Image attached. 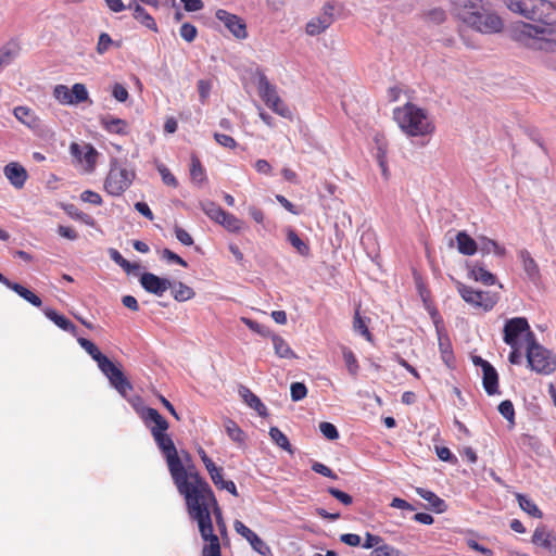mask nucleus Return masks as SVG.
<instances>
[{
    "instance_id": "7",
    "label": "nucleus",
    "mask_w": 556,
    "mask_h": 556,
    "mask_svg": "<svg viewBox=\"0 0 556 556\" xmlns=\"http://www.w3.org/2000/svg\"><path fill=\"white\" fill-rule=\"evenodd\" d=\"M135 173L119 165L117 160H112L110 172L104 181V190L113 197H119L131 185Z\"/></svg>"
},
{
    "instance_id": "28",
    "label": "nucleus",
    "mask_w": 556,
    "mask_h": 556,
    "mask_svg": "<svg viewBox=\"0 0 556 556\" xmlns=\"http://www.w3.org/2000/svg\"><path fill=\"white\" fill-rule=\"evenodd\" d=\"M518 255L528 278L532 281H535L540 276V270L536 262L532 258V256L527 250L519 251Z\"/></svg>"
},
{
    "instance_id": "17",
    "label": "nucleus",
    "mask_w": 556,
    "mask_h": 556,
    "mask_svg": "<svg viewBox=\"0 0 556 556\" xmlns=\"http://www.w3.org/2000/svg\"><path fill=\"white\" fill-rule=\"evenodd\" d=\"M71 153L80 162L86 163V169L88 172H92L94 169L99 153L91 144H85L84 148H81L77 143H72Z\"/></svg>"
},
{
    "instance_id": "30",
    "label": "nucleus",
    "mask_w": 556,
    "mask_h": 556,
    "mask_svg": "<svg viewBox=\"0 0 556 556\" xmlns=\"http://www.w3.org/2000/svg\"><path fill=\"white\" fill-rule=\"evenodd\" d=\"M478 250L482 254L493 253L494 255L500 257L504 256L506 253L504 247H501L496 241L484 236H480L478 238Z\"/></svg>"
},
{
    "instance_id": "47",
    "label": "nucleus",
    "mask_w": 556,
    "mask_h": 556,
    "mask_svg": "<svg viewBox=\"0 0 556 556\" xmlns=\"http://www.w3.org/2000/svg\"><path fill=\"white\" fill-rule=\"evenodd\" d=\"M190 176H191V179L198 184L202 182L205 179L204 169H203L199 159L195 156H193L191 159Z\"/></svg>"
},
{
    "instance_id": "19",
    "label": "nucleus",
    "mask_w": 556,
    "mask_h": 556,
    "mask_svg": "<svg viewBox=\"0 0 556 556\" xmlns=\"http://www.w3.org/2000/svg\"><path fill=\"white\" fill-rule=\"evenodd\" d=\"M101 127L112 135L126 136L129 134V124L123 118L106 114L99 119Z\"/></svg>"
},
{
    "instance_id": "41",
    "label": "nucleus",
    "mask_w": 556,
    "mask_h": 556,
    "mask_svg": "<svg viewBox=\"0 0 556 556\" xmlns=\"http://www.w3.org/2000/svg\"><path fill=\"white\" fill-rule=\"evenodd\" d=\"M225 430L228 437L236 443H243L245 440V434L241 430V428L231 419H227L225 421Z\"/></svg>"
},
{
    "instance_id": "15",
    "label": "nucleus",
    "mask_w": 556,
    "mask_h": 556,
    "mask_svg": "<svg viewBox=\"0 0 556 556\" xmlns=\"http://www.w3.org/2000/svg\"><path fill=\"white\" fill-rule=\"evenodd\" d=\"M233 528L238 534L243 536L252 546V548L258 554L265 556L269 553V546L250 528H248L242 521L236 520Z\"/></svg>"
},
{
    "instance_id": "63",
    "label": "nucleus",
    "mask_w": 556,
    "mask_h": 556,
    "mask_svg": "<svg viewBox=\"0 0 556 556\" xmlns=\"http://www.w3.org/2000/svg\"><path fill=\"white\" fill-rule=\"evenodd\" d=\"M112 96L118 102H125L128 99V91H127V89L123 85L116 83L113 86Z\"/></svg>"
},
{
    "instance_id": "61",
    "label": "nucleus",
    "mask_w": 556,
    "mask_h": 556,
    "mask_svg": "<svg viewBox=\"0 0 556 556\" xmlns=\"http://www.w3.org/2000/svg\"><path fill=\"white\" fill-rule=\"evenodd\" d=\"M211 89L212 85L208 80L201 79L198 81V91L202 103L208 98Z\"/></svg>"
},
{
    "instance_id": "20",
    "label": "nucleus",
    "mask_w": 556,
    "mask_h": 556,
    "mask_svg": "<svg viewBox=\"0 0 556 556\" xmlns=\"http://www.w3.org/2000/svg\"><path fill=\"white\" fill-rule=\"evenodd\" d=\"M432 317L435 326V331L438 334L439 349L442 355V359L447 366H451V363L453 361V352L450 339L444 333L443 326L441 325V319L435 314H432Z\"/></svg>"
},
{
    "instance_id": "27",
    "label": "nucleus",
    "mask_w": 556,
    "mask_h": 556,
    "mask_svg": "<svg viewBox=\"0 0 556 556\" xmlns=\"http://www.w3.org/2000/svg\"><path fill=\"white\" fill-rule=\"evenodd\" d=\"M457 250L463 255H473L478 251V241L472 239L467 232L459 231L456 235Z\"/></svg>"
},
{
    "instance_id": "39",
    "label": "nucleus",
    "mask_w": 556,
    "mask_h": 556,
    "mask_svg": "<svg viewBox=\"0 0 556 556\" xmlns=\"http://www.w3.org/2000/svg\"><path fill=\"white\" fill-rule=\"evenodd\" d=\"M10 289L16 292L21 298H23L31 305L37 307L41 305L40 298L22 285L14 282L12 286H10Z\"/></svg>"
},
{
    "instance_id": "55",
    "label": "nucleus",
    "mask_w": 556,
    "mask_h": 556,
    "mask_svg": "<svg viewBox=\"0 0 556 556\" xmlns=\"http://www.w3.org/2000/svg\"><path fill=\"white\" fill-rule=\"evenodd\" d=\"M179 34L182 39H185L187 42H191L197 37V28L190 23H184L180 27Z\"/></svg>"
},
{
    "instance_id": "51",
    "label": "nucleus",
    "mask_w": 556,
    "mask_h": 556,
    "mask_svg": "<svg viewBox=\"0 0 556 556\" xmlns=\"http://www.w3.org/2000/svg\"><path fill=\"white\" fill-rule=\"evenodd\" d=\"M291 400L299 402L307 395V388L302 382H293L290 386Z\"/></svg>"
},
{
    "instance_id": "23",
    "label": "nucleus",
    "mask_w": 556,
    "mask_h": 556,
    "mask_svg": "<svg viewBox=\"0 0 556 556\" xmlns=\"http://www.w3.org/2000/svg\"><path fill=\"white\" fill-rule=\"evenodd\" d=\"M128 9L132 10V16L135 20H137L139 23H141L147 28H149L155 33L157 31V25H156L154 18L138 2L130 1L128 3Z\"/></svg>"
},
{
    "instance_id": "31",
    "label": "nucleus",
    "mask_w": 556,
    "mask_h": 556,
    "mask_svg": "<svg viewBox=\"0 0 556 556\" xmlns=\"http://www.w3.org/2000/svg\"><path fill=\"white\" fill-rule=\"evenodd\" d=\"M455 13L457 17L462 21V14L465 12L473 13L481 9L483 0H452Z\"/></svg>"
},
{
    "instance_id": "2",
    "label": "nucleus",
    "mask_w": 556,
    "mask_h": 556,
    "mask_svg": "<svg viewBox=\"0 0 556 556\" xmlns=\"http://www.w3.org/2000/svg\"><path fill=\"white\" fill-rule=\"evenodd\" d=\"M185 501L190 518L197 521L202 539L207 542L203 547L202 556H222L219 539L214 534L211 514L215 515L219 526L224 523L212 489L189 496Z\"/></svg>"
},
{
    "instance_id": "10",
    "label": "nucleus",
    "mask_w": 556,
    "mask_h": 556,
    "mask_svg": "<svg viewBox=\"0 0 556 556\" xmlns=\"http://www.w3.org/2000/svg\"><path fill=\"white\" fill-rule=\"evenodd\" d=\"M99 369L109 379L111 387L123 397H127L132 390V386L123 371L111 359H108Z\"/></svg>"
},
{
    "instance_id": "4",
    "label": "nucleus",
    "mask_w": 556,
    "mask_h": 556,
    "mask_svg": "<svg viewBox=\"0 0 556 556\" xmlns=\"http://www.w3.org/2000/svg\"><path fill=\"white\" fill-rule=\"evenodd\" d=\"M393 118L400 129L408 137L430 136L435 129L428 113L410 102L395 108L393 110Z\"/></svg>"
},
{
    "instance_id": "21",
    "label": "nucleus",
    "mask_w": 556,
    "mask_h": 556,
    "mask_svg": "<svg viewBox=\"0 0 556 556\" xmlns=\"http://www.w3.org/2000/svg\"><path fill=\"white\" fill-rule=\"evenodd\" d=\"M3 174L10 184L16 189L23 188L28 177L26 169L16 162H11L5 165Z\"/></svg>"
},
{
    "instance_id": "52",
    "label": "nucleus",
    "mask_w": 556,
    "mask_h": 556,
    "mask_svg": "<svg viewBox=\"0 0 556 556\" xmlns=\"http://www.w3.org/2000/svg\"><path fill=\"white\" fill-rule=\"evenodd\" d=\"M241 321L244 325H247L252 331L258 333L262 337H269L271 334L270 330L268 329V327H266L264 325H261V324H258L255 320H252V319L247 318V317H242Z\"/></svg>"
},
{
    "instance_id": "49",
    "label": "nucleus",
    "mask_w": 556,
    "mask_h": 556,
    "mask_svg": "<svg viewBox=\"0 0 556 556\" xmlns=\"http://www.w3.org/2000/svg\"><path fill=\"white\" fill-rule=\"evenodd\" d=\"M71 92L74 99V104L85 102L89 98L88 90L84 84L77 83L73 85Z\"/></svg>"
},
{
    "instance_id": "50",
    "label": "nucleus",
    "mask_w": 556,
    "mask_h": 556,
    "mask_svg": "<svg viewBox=\"0 0 556 556\" xmlns=\"http://www.w3.org/2000/svg\"><path fill=\"white\" fill-rule=\"evenodd\" d=\"M498 412L511 425L515 424V409L513 403L509 400L501 402L498 405Z\"/></svg>"
},
{
    "instance_id": "29",
    "label": "nucleus",
    "mask_w": 556,
    "mask_h": 556,
    "mask_svg": "<svg viewBox=\"0 0 556 556\" xmlns=\"http://www.w3.org/2000/svg\"><path fill=\"white\" fill-rule=\"evenodd\" d=\"M238 392L239 395L251 408L256 410L260 415L266 414V406L262 403L258 396H256L249 388L240 386Z\"/></svg>"
},
{
    "instance_id": "12",
    "label": "nucleus",
    "mask_w": 556,
    "mask_h": 556,
    "mask_svg": "<svg viewBox=\"0 0 556 556\" xmlns=\"http://www.w3.org/2000/svg\"><path fill=\"white\" fill-rule=\"evenodd\" d=\"M527 332V342H531L529 338L530 326L525 317H514L508 319L504 326V342L511 348H516L518 337Z\"/></svg>"
},
{
    "instance_id": "35",
    "label": "nucleus",
    "mask_w": 556,
    "mask_h": 556,
    "mask_svg": "<svg viewBox=\"0 0 556 556\" xmlns=\"http://www.w3.org/2000/svg\"><path fill=\"white\" fill-rule=\"evenodd\" d=\"M43 312L47 318L53 321L62 330L68 332H74L76 330V326L70 319L63 315L58 314L54 309L46 308Z\"/></svg>"
},
{
    "instance_id": "13",
    "label": "nucleus",
    "mask_w": 556,
    "mask_h": 556,
    "mask_svg": "<svg viewBox=\"0 0 556 556\" xmlns=\"http://www.w3.org/2000/svg\"><path fill=\"white\" fill-rule=\"evenodd\" d=\"M215 16L237 39L247 38V25L241 17L222 9L216 11Z\"/></svg>"
},
{
    "instance_id": "5",
    "label": "nucleus",
    "mask_w": 556,
    "mask_h": 556,
    "mask_svg": "<svg viewBox=\"0 0 556 556\" xmlns=\"http://www.w3.org/2000/svg\"><path fill=\"white\" fill-rule=\"evenodd\" d=\"M462 22L473 30L485 35L500 33L504 26L502 18L495 12L483 7L473 13L462 14Z\"/></svg>"
},
{
    "instance_id": "42",
    "label": "nucleus",
    "mask_w": 556,
    "mask_h": 556,
    "mask_svg": "<svg viewBox=\"0 0 556 556\" xmlns=\"http://www.w3.org/2000/svg\"><path fill=\"white\" fill-rule=\"evenodd\" d=\"M287 240L301 255H307L309 253L308 245L291 228L287 230Z\"/></svg>"
},
{
    "instance_id": "16",
    "label": "nucleus",
    "mask_w": 556,
    "mask_h": 556,
    "mask_svg": "<svg viewBox=\"0 0 556 556\" xmlns=\"http://www.w3.org/2000/svg\"><path fill=\"white\" fill-rule=\"evenodd\" d=\"M142 419L150 428L153 438L154 433L160 435L166 433L169 427L167 420L155 408H146L142 413Z\"/></svg>"
},
{
    "instance_id": "53",
    "label": "nucleus",
    "mask_w": 556,
    "mask_h": 556,
    "mask_svg": "<svg viewBox=\"0 0 556 556\" xmlns=\"http://www.w3.org/2000/svg\"><path fill=\"white\" fill-rule=\"evenodd\" d=\"M319 430L323 435L328 440H337L339 438V432L336 426L331 422L323 421L319 424Z\"/></svg>"
},
{
    "instance_id": "58",
    "label": "nucleus",
    "mask_w": 556,
    "mask_h": 556,
    "mask_svg": "<svg viewBox=\"0 0 556 556\" xmlns=\"http://www.w3.org/2000/svg\"><path fill=\"white\" fill-rule=\"evenodd\" d=\"M312 470L315 471L316 473L324 476V477H328L333 480L338 479V476L329 467H327L326 465H324L319 462L313 463Z\"/></svg>"
},
{
    "instance_id": "62",
    "label": "nucleus",
    "mask_w": 556,
    "mask_h": 556,
    "mask_svg": "<svg viewBox=\"0 0 556 556\" xmlns=\"http://www.w3.org/2000/svg\"><path fill=\"white\" fill-rule=\"evenodd\" d=\"M109 254L111 260L121 266L123 269L130 267V262L123 257V255L115 249H110Z\"/></svg>"
},
{
    "instance_id": "3",
    "label": "nucleus",
    "mask_w": 556,
    "mask_h": 556,
    "mask_svg": "<svg viewBox=\"0 0 556 556\" xmlns=\"http://www.w3.org/2000/svg\"><path fill=\"white\" fill-rule=\"evenodd\" d=\"M153 439L163 456L166 458L174 483L179 494H181L185 500L211 488L192 467H186L184 465L172 438L167 433L161 435L154 433Z\"/></svg>"
},
{
    "instance_id": "26",
    "label": "nucleus",
    "mask_w": 556,
    "mask_h": 556,
    "mask_svg": "<svg viewBox=\"0 0 556 556\" xmlns=\"http://www.w3.org/2000/svg\"><path fill=\"white\" fill-rule=\"evenodd\" d=\"M416 493L421 498H424L425 501L428 502V504H429L428 508H430L434 513L442 514L446 510L447 506H446L445 502L442 498H440L432 491L426 490L424 488H416Z\"/></svg>"
},
{
    "instance_id": "33",
    "label": "nucleus",
    "mask_w": 556,
    "mask_h": 556,
    "mask_svg": "<svg viewBox=\"0 0 556 556\" xmlns=\"http://www.w3.org/2000/svg\"><path fill=\"white\" fill-rule=\"evenodd\" d=\"M200 207L210 219L217 224H220V220L225 218L226 211L213 201H203L200 203Z\"/></svg>"
},
{
    "instance_id": "24",
    "label": "nucleus",
    "mask_w": 556,
    "mask_h": 556,
    "mask_svg": "<svg viewBox=\"0 0 556 556\" xmlns=\"http://www.w3.org/2000/svg\"><path fill=\"white\" fill-rule=\"evenodd\" d=\"M483 388L489 395L498 392V376L495 368L490 363L483 364Z\"/></svg>"
},
{
    "instance_id": "8",
    "label": "nucleus",
    "mask_w": 556,
    "mask_h": 556,
    "mask_svg": "<svg viewBox=\"0 0 556 556\" xmlns=\"http://www.w3.org/2000/svg\"><path fill=\"white\" fill-rule=\"evenodd\" d=\"M257 89L260 97L270 110L285 118H292V112L280 99L276 87L269 83L264 74H261L257 78Z\"/></svg>"
},
{
    "instance_id": "43",
    "label": "nucleus",
    "mask_w": 556,
    "mask_h": 556,
    "mask_svg": "<svg viewBox=\"0 0 556 556\" xmlns=\"http://www.w3.org/2000/svg\"><path fill=\"white\" fill-rule=\"evenodd\" d=\"M53 97L61 104H64V105L74 104V99H73L71 89L65 85H56L53 89Z\"/></svg>"
},
{
    "instance_id": "46",
    "label": "nucleus",
    "mask_w": 556,
    "mask_h": 556,
    "mask_svg": "<svg viewBox=\"0 0 556 556\" xmlns=\"http://www.w3.org/2000/svg\"><path fill=\"white\" fill-rule=\"evenodd\" d=\"M65 212L67 213L68 216H71L72 218H74L76 220H80L84 224L89 225V226L93 225V218L90 215L81 212L79 208H77L73 204L66 205Z\"/></svg>"
},
{
    "instance_id": "36",
    "label": "nucleus",
    "mask_w": 556,
    "mask_h": 556,
    "mask_svg": "<svg viewBox=\"0 0 556 556\" xmlns=\"http://www.w3.org/2000/svg\"><path fill=\"white\" fill-rule=\"evenodd\" d=\"M470 277L485 286H493L496 281V278L492 273L478 264L470 268Z\"/></svg>"
},
{
    "instance_id": "45",
    "label": "nucleus",
    "mask_w": 556,
    "mask_h": 556,
    "mask_svg": "<svg viewBox=\"0 0 556 556\" xmlns=\"http://www.w3.org/2000/svg\"><path fill=\"white\" fill-rule=\"evenodd\" d=\"M269 437L279 447H281L285 451H288L289 453H292V447L289 442V439L277 427H271L269 429Z\"/></svg>"
},
{
    "instance_id": "38",
    "label": "nucleus",
    "mask_w": 556,
    "mask_h": 556,
    "mask_svg": "<svg viewBox=\"0 0 556 556\" xmlns=\"http://www.w3.org/2000/svg\"><path fill=\"white\" fill-rule=\"evenodd\" d=\"M517 501L525 513L534 518H542V511L531 498L522 494H517Z\"/></svg>"
},
{
    "instance_id": "54",
    "label": "nucleus",
    "mask_w": 556,
    "mask_h": 556,
    "mask_svg": "<svg viewBox=\"0 0 556 556\" xmlns=\"http://www.w3.org/2000/svg\"><path fill=\"white\" fill-rule=\"evenodd\" d=\"M161 258L168 262V263H176L182 267H187V262L181 258L179 255L170 251L169 249H163L161 251Z\"/></svg>"
},
{
    "instance_id": "18",
    "label": "nucleus",
    "mask_w": 556,
    "mask_h": 556,
    "mask_svg": "<svg viewBox=\"0 0 556 556\" xmlns=\"http://www.w3.org/2000/svg\"><path fill=\"white\" fill-rule=\"evenodd\" d=\"M532 543L549 553L556 554V535L545 526H540L534 530Z\"/></svg>"
},
{
    "instance_id": "59",
    "label": "nucleus",
    "mask_w": 556,
    "mask_h": 556,
    "mask_svg": "<svg viewBox=\"0 0 556 556\" xmlns=\"http://www.w3.org/2000/svg\"><path fill=\"white\" fill-rule=\"evenodd\" d=\"M214 138L218 144L225 148L235 149L237 147L236 140L228 135L215 132Z\"/></svg>"
},
{
    "instance_id": "57",
    "label": "nucleus",
    "mask_w": 556,
    "mask_h": 556,
    "mask_svg": "<svg viewBox=\"0 0 556 556\" xmlns=\"http://www.w3.org/2000/svg\"><path fill=\"white\" fill-rule=\"evenodd\" d=\"M328 493L331 494L334 498H337L339 502H341L343 505L348 506L351 505L353 502V498L350 494L336 489V488H328Z\"/></svg>"
},
{
    "instance_id": "56",
    "label": "nucleus",
    "mask_w": 556,
    "mask_h": 556,
    "mask_svg": "<svg viewBox=\"0 0 556 556\" xmlns=\"http://www.w3.org/2000/svg\"><path fill=\"white\" fill-rule=\"evenodd\" d=\"M157 170L162 177V180L165 185L167 186H172V187H177V179L175 178V176L169 172V169L164 166L163 164L159 165L157 166Z\"/></svg>"
},
{
    "instance_id": "11",
    "label": "nucleus",
    "mask_w": 556,
    "mask_h": 556,
    "mask_svg": "<svg viewBox=\"0 0 556 556\" xmlns=\"http://www.w3.org/2000/svg\"><path fill=\"white\" fill-rule=\"evenodd\" d=\"M334 21V5L330 2L326 3L320 13L311 18L305 27V31L309 36H317L330 27Z\"/></svg>"
},
{
    "instance_id": "40",
    "label": "nucleus",
    "mask_w": 556,
    "mask_h": 556,
    "mask_svg": "<svg viewBox=\"0 0 556 556\" xmlns=\"http://www.w3.org/2000/svg\"><path fill=\"white\" fill-rule=\"evenodd\" d=\"M342 357L345 363L349 374L356 377L359 370V365L355 354L346 346L342 348Z\"/></svg>"
},
{
    "instance_id": "14",
    "label": "nucleus",
    "mask_w": 556,
    "mask_h": 556,
    "mask_svg": "<svg viewBox=\"0 0 556 556\" xmlns=\"http://www.w3.org/2000/svg\"><path fill=\"white\" fill-rule=\"evenodd\" d=\"M142 288L154 295L162 296L169 288L172 281L167 278H161L152 273H144L140 277Z\"/></svg>"
},
{
    "instance_id": "22",
    "label": "nucleus",
    "mask_w": 556,
    "mask_h": 556,
    "mask_svg": "<svg viewBox=\"0 0 556 556\" xmlns=\"http://www.w3.org/2000/svg\"><path fill=\"white\" fill-rule=\"evenodd\" d=\"M13 114L15 118L27 126L30 129H39L41 126L40 118L35 114V112L27 106H16L13 110Z\"/></svg>"
},
{
    "instance_id": "6",
    "label": "nucleus",
    "mask_w": 556,
    "mask_h": 556,
    "mask_svg": "<svg viewBox=\"0 0 556 556\" xmlns=\"http://www.w3.org/2000/svg\"><path fill=\"white\" fill-rule=\"evenodd\" d=\"M531 342L527 348V361L530 368L541 375H551L556 370V356L536 343L533 333H529Z\"/></svg>"
},
{
    "instance_id": "64",
    "label": "nucleus",
    "mask_w": 556,
    "mask_h": 556,
    "mask_svg": "<svg viewBox=\"0 0 556 556\" xmlns=\"http://www.w3.org/2000/svg\"><path fill=\"white\" fill-rule=\"evenodd\" d=\"M175 236L184 245L190 247L193 244V239L190 233L180 227L175 228Z\"/></svg>"
},
{
    "instance_id": "34",
    "label": "nucleus",
    "mask_w": 556,
    "mask_h": 556,
    "mask_svg": "<svg viewBox=\"0 0 556 556\" xmlns=\"http://www.w3.org/2000/svg\"><path fill=\"white\" fill-rule=\"evenodd\" d=\"M78 343L97 362L99 368L109 359L90 340L78 338Z\"/></svg>"
},
{
    "instance_id": "60",
    "label": "nucleus",
    "mask_w": 556,
    "mask_h": 556,
    "mask_svg": "<svg viewBox=\"0 0 556 556\" xmlns=\"http://www.w3.org/2000/svg\"><path fill=\"white\" fill-rule=\"evenodd\" d=\"M80 199L84 202H88L94 205H101L102 204V198L99 193L91 191V190H85L80 194Z\"/></svg>"
},
{
    "instance_id": "48",
    "label": "nucleus",
    "mask_w": 556,
    "mask_h": 556,
    "mask_svg": "<svg viewBox=\"0 0 556 556\" xmlns=\"http://www.w3.org/2000/svg\"><path fill=\"white\" fill-rule=\"evenodd\" d=\"M370 556H404V554L394 546L381 543L379 546L372 549Z\"/></svg>"
},
{
    "instance_id": "1",
    "label": "nucleus",
    "mask_w": 556,
    "mask_h": 556,
    "mask_svg": "<svg viewBox=\"0 0 556 556\" xmlns=\"http://www.w3.org/2000/svg\"><path fill=\"white\" fill-rule=\"evenodd\" d=\"M506 7L514 13L540 22L543 26L521 23L515 29L516 38L525 45L540 49L553 50L556 41L546 38L555 30L556 5L548 0H505Z\"/></svg>"
},
{
    "instance_id": "44",
    "label": "nucleus",
    "mask_w": 556,
    "mask_h": 556,
    "mask_svg": "<svg viewBox=\"0 0 556 556\" xmlns=\"http://www.w3.org/2000/svg\"><path fill=\"white\" fill-rule=\"evenodd\" d=\"M226 230L229 232H240L243 227V222L236 217L235 215L226 212L225 218L220 220V224Z\"/></svg>"
},
{
    "instance_id": "37",
    "label": "nucleus",
    "mask_w": 556,
    "mask_h": 556,
    "mask_svg": "<svg viewBox=\"0 0 556 556\" xmlns=\"http://www.w3.org/2000/svg\"><path fill=\"white\" fill-rule=\"evenodd\" d=\"M172 294L174 299L178 302H185L194 296V291L189 286L182 282H173L172 281Z\"/></svg>"
},
{
    "instance_id": "32",
    "label": "nucleus",
    "mask_w": 556,
    "mask_h": 556,
    "mask_svg": "<svg viewBox=\"0 0 556 556\" xmlns=\"http://www.w3.org/2000/svg\"><path fill=\"white\" fill-rule=\"evenodd\" d=\"M273 346L275 354L280 358H296L295 353L292 351L287 341L277 334H271Z\"/></svg>"
},
{
    "instance_id": "9",
    "label": "nucleus",
    "mask_w": 556,
    "mask_h": 556,
    "mask_svg": "<svg viewBox=\"0 0 556 556\" xmlns=\"http://www.w3.org/2000/svg\"><path fill=\"white\" fill-rule=\"evenodd\" d=\"M457 291L465 302L473 307L482 308L483 311L492 309L497 303V296L495 294L488 291L475 290L462 282H457Z\"/></svg>"
},
{
    "instance_id": "25",
    "label": "nucleus",
    "mask_w": 556,
    "mask_h": 556,
    "mask_svg": "<svg viewBox=\"0 0 556 556\" xmlns=\"http://www.w3.org/2000/svg\"><path fill=\"white\" fill-rule=\"evenodd\" d=\"M20 46L11 40L0 48V73L9 66L18 55Z\"/></svg>"
}]
</instances>
